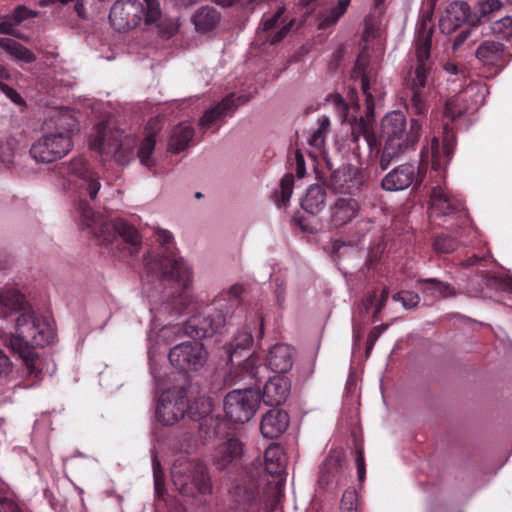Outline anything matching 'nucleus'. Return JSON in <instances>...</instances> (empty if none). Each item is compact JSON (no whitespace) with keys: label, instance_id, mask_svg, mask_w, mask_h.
<instances>
[{"label":"nucleus","instance_id":"obj_15","mask_svg":"<svg viewBox=\"0 0 512 512\" xmlns=\"http://www.w3.org/2000/svg\"><path fill=\"white\" fill-rule=\"evenodd\" d=\"M293 24L294 18L286 13V7L279 6L275 12L263 15L262 31L257 32L256 41L276 44L286 37Z\"/></svg>","mask_w":512,"mask_h":512},{"label":"nucleus","instance_id":"obj_14","mask_svg":"<svg viewBox=\"0 0 512 512\" xmlns=\"http://www.w3.org/2000/svg\"><path fill=\"white\" fill-rule=\"evenodd\" d=\"M430 209L437 217H455L461 224L468 221V212L462 200L437 184L431 188Z\"/></svg>","mask_w":512,"mask_h":512},{"label":"nucleus","instance_id":"obj_28","mask_svg":"<svg viewBox=\"0 0 512 512\" xmlns=\"http://www.w3.org/2000/svg\"><path fill=\"white\" fill-rule=\"evenodd\" d=\"M359 203L353 198H339L330 208V222L339 227L351 221L358 214Z\"/></svg>","mask_w":512,"mask_h":512},{"label":"nucleus","instance_id":"obj_31","mask_svg":"<svg viewBox=\"0 0 512 512\" xmlns=\"http://www.w3.org/2000/svg\"><path fill=\"white\" fill-rule=\"evenodd\" d=\"M23 295L16 288L0 291V318H6L22 309Z\"/></svg>","mask_w":512,"mask_h":512},{"label":"nucleus","instance_id":"obj_63","mask_svg":"<svg viewBox=\"0 0 512 512\" xmlns=\"http://www.w3.org/2000/svg\"><path fill=\"white\" fill-rule=\"evenodd\" d=\"M0 503L5 507L8 512H22L19 506L12 500L0 496Z\"/></svg>","mask_w":512,"mask_h":512},{"label":"nucleus","instance_id":"obj_60","mask_svg":"<svg viewBox=\"0 0 512 512\" xmlns=\"http://www.w3.org/2000/svg\"><path fill=\"white\" fill-rule=\"evenodd\" d=\"M388 295H389L388 289L387 288H383L382 292H381L380 299L375 304V310H374V313H373V318L374 319L377 318L378 314L382 311V309L386 305V302L388 300Z\"/></svg>","mask_w":512,"mask_h":512},{"label":"nucleus","instance_id":"obj_27","mask_svg":"<svg viewBox=\"0 0 512 512\" xmlns=\"http://www.w3.org/2000/svg\"><path fill=\"white\" fill-rule=\"evenodd\" d=\"M290 392V382L284 376L271 377L264 385L262 400L267 406L285 402Z\"/></svg>","mask_w":512,"mask_h":512},{"label":"nucleus","instance_id":"obj_58","mask_svg":"<svg viewBox=\"0 0 512 512\" xmlns=\"http://www.w3.org/2000/svg\"><path fill=\"white\" fill-rule=\"evenodd\" d=\"M0 91L3 92L12 102H14L17 105H22L24 103L23 98L16 90L4 84L1 81Z\"/></svg>","mask_w":512,"mask_h":512},{"label":"nucleus","instance_id":"obj_11","mask_svg":"<svg viewBox=\"0 0 512 512\" xmlns=\"http://www.w3.org/2000/svg\"><path fill=\"white\" fill-rule=\"evenodd\" d=\"M260 403V393L254 388L235 389L224 398V411L233 422H248L256 413Z\"/></svg>","mask_w":512,"mask_h":512},{"label":"nucleus","instance_id":"obj_56","mask_svg":"<svg viewBox=\"0 0 512 512\" xmlns=\"http://www.w3.org/2000/svg\"><path fill=\"white\" fill-rule=\"evenodd\" d=\"M356 469L358 480L363 482L366 476V465L362 446H357L356 448Z\"/></svg>","mask_w":512,"mask_h":512},{"label":"nucleus","instance_id":"obj_64","mask_svg":"<svg viewBox=\"0 0 512 512\" xmlns=\"http://www.w3.org/2000/svg\"><path fill=\"white\" fill-rule=\"evenodd\" d=\"M0 33L16 36L14 24L10 21H3L0 23Z\"/></svg>","mask_w":512,"mask_h":512},{"label":"nucleus","instance_id":"obj_38","mask_svg":"<svg viewBox=\"0 0 512 512\" xmlns=\"http://www.w3.org/2000/svg\"><path fill=\"white\" fill-rule=\"evenodd\" d=\"M323 105L325 109L334 114L341 123L347 120L349 106L340 94L335 93L328 95Z\"/></svg>","mask_w":512,"mask_h":512},{"label":"nucleus","instance_id":"obj_30","mask_svg":"<svg viewBox=\"0 0 512 512\" xmlns=\"http://www.w3.org/2000/svg\"><path fill=\"white\" fill-rule=\"evenodd\" d=\"M351 139L356 144L354 149L359 148V140L363 137L364 141L373 149L377 145V138L373 132L372 124L369 120L360 117L359 119L353 118L350 121Z\"/></svg>","mask_w":512,"mask_h":512},{"label":"nucleus","instance_id":"obj_3","mask_svg":"<svg viewBox=\"0 0 512 512\" xmlns=\"http://www.w3.org/2000/svg\"><path fill=\"white\" fill-rule=\"evenodd\" d=\"M154 236L165 252L162 255H149L145 259L147 276L174 283L178 295L173 301L184 306L191 298L192 269L182 257L174 253V238L170 231L157 227Z\"/></svg>","mask_w":512,"mask_h":512},{"label":"nucleus","instance_id":"obj_39","mask_svg":"<svg viewBox=\"0 0 512 512\" xmlns=\"http://www.w3.org/2000/svg\"><path fill=\"white\" fill-rule=\"evenodd\" d=\"M294 177L292 174H286L280 181L279 189L275 190L273 199L275 204L280 207L288 205L293 193Z\"/></svg>","mask_w":512,"mask_h":512},{"label":"nucleus","instance_id":"obj_57","mask_svg":"<svg viewBox=\"0 0 512 512\" xmlns=\"http://www.w3.org/2000/svg\"><path fill=\"white\" fill-rule=\"evenodd\" d=\"M344 52H345V47L343 45H340L333 52L332 58L329 61L328 67H327L329 72L333 73V72H335L338 69V67H339V65H340V63H341V61L343 59Z\"/></svg>","mask_w":512,"mask_h":512},{"label":"nucleus","instance_id":"obj_13","mask_svg":"<svg viewBox=\"0 0 512 512\" xmlns=\"http://www.w3.org/2000/svg\"><path fill=\"white\" fill-rule=\"evenodd\" d=\"M226 298H218L214 301L213 307H207L203 315H194L190 317L183 325L184 333L194 338H206L213 336L221 327L225 325L227 312L219 311L216 315L212 314L214 309H220L224 306L223 301Z\"/></svg>","mask_w":512,"mask_h":512},{"label":"nucleus","instance_id":"obj_8","mask_svg":"<svg viewBox=\"0 0 512 512\" xmlns=\"http://www.w3.org/2000/svg\"><path fill=\"white\" fill-rule=\"evenodd\" d=\"M160 5L157 0H117L111 7L109 21L118 31L135 28L142 19L146 24L160 17Z\"/></svg>","mask_w":512,"mask_h":512},{"label":"nucleus","instance_id":"obj_53","mask_svg":"<svg viewBox=\"0 0 512 512\" xmlns=\"http://www.w3.org/2000/svg\"><path fill=\"white\" fill-rule=\"evenodd\" d=\"M503 4L500 0H486L479 4L480 17H485L491 13L499 11Z\"/></svg>","mask_w":512,"mask_h":512},{"label":"nucleus","instance_id":"obj_35","mask_svg":"<svg viewBox=\"0 0 512 512\" xmlns=\"http://www.w3.org/2000/svg\"><path fill=\"white\" fill-rule=\"evenodd\" d=\"M0 48L18 62L32 63L36 60V55L31 50L11 38L1 37Z\"/></svg>","mask_w":512,"mask_h":512},{"label":"nucleus","instance_id":"obj_33","mask_svg":"<svg viewBox=\"0 0 512 512\" xmlns=\"http://www.w3.org/2000/svg\"><path fill=\"white\" fill-rule=\"evenodd\" d=\"M350 0H330L322 4V30L336 25L338 20L345 14Z\"/></svg>","mask_w":512,"mask_h":512},{"label":"nucleus","instance_id":"obj_12","mask_svg":"<svg viewBox=\"0 0 512 512\" xmlns=\"http://www.w3.org/2000/svg\"><path fill=\"white\" fill-rule=\"evenodd\" d=\"M156 418L164 425H174L183 418L187 409V392L183 387L163 389L158 384Z\"/></svg>","mask_w":512,"mask_h":512},{"label":"nucleus","instance_id":"obj_32","mask_svg":"<svg viewBox=\"0 0 512 512\" xmlns=\"http://www.w3.org/2000/svg\"><path fill=\"white\" fill-rule=\"evenodd\" d=\"M453 143L447 138H444L443 145L440 146L439 140L434 137L431 141V165L434 170H440L446 166L453 154Z\"/></svg>","mask_w":512,"mask_h":512},{"label":"nucleus","instance_id":"obj_34","mask_svg":"<svg viewBox=\"0 0 512 512\" xmlns=\"http://www.w3.org/2000/svg\"><path fill=\"white\" fill-rule=\"evenodd\" d=\"M193 135L194 130L190 124L181 123L177 125L172 130L168 143V150L172 153H179L188 146Z\"/></svg>","mask_w":512,"mask_h":512},{"label":"nucleus","instance_id":"obj_23","mask_svg":"<svg viewBox=\"0 0 512 512\" xmlns=\"http://www.w3.org/2000/svg\"><path fill=\"white\" fill-rule=\"evenodd\" d=\"M475 57L483 65L503 67L509 60V53L504 44L494 40H485L476 49Z\"/></svg>","mask_w":512,"mask_h":512},{"label":"nucleus","instance_id":"obj_21","mask_svg":"<svg viewBox=\"0 0 512 512\" xmlns=\"http://www.w3.org/2000/svg\"><path fill=\"white\" fill-rule=\"evenodd\" d=\"M302 209L311 217L299 219V225L304 232L314 233L320 224V184L314 183L308 187L301 200Z\"/></svg>","mask_w":512,"mask_h":512},{"label":"nucleus","instance_id":"obj_52","mask_svg":"<svg viewBox=\"0 0 512 512\" xmlns=\"http://www.w3.org/2000/svg\"><path fill=\"white\" fill-rule=\"evenodd\" d=\"M388 328V324H381L371 329L367 336L366 356L368 357L380 335Z\"/></svg>","mask_w":512,"mask_h":512},{"label":"nucleus","instance_id":"obj_24","mask_svg":"<svg viewBox=\"0 0 512 512\" xmlns=\"http://www.w3.org/2000/svg\"><path fill=\"white\" fill-rule=\"evenodd\" d=\"M243 444L235 437L228 438L217 446L213 462L217 469L223 470L236 463L243 455Z\"/></svg>","mask_w":512,"mask_h":512},{"label":"nucleus","instance_id":"obj_18","mask_svg":"<svg viewBox=\"0 0 512 512\" xmlns=\"http://www.w3.org/2000/svg\"><path fill=\"white\" fill-rule=\"evenodd\" d=\"M249 97L236 96L234 93L226 96L220 103L207 109L199 120V127L203 131L217 130L227 117H231L238 106L246 103Z\"/></svg>","mask_w":512,"mask_h":512},{"label":"nucleus","instance_id":"obj_22","mask_svg":"<svg viewBox=\"0 0 512 512\" xmlns=\"http://www.w3.org/2000/svg\"><path fill=\"white\" fill-rule=\"evenodd\" d=\"M420 183L419 168L412 164H402L390 171L381 182L387 191H400Z\"/></svg>","mask_w":512,"mask_h":512},{"label":"nucleus","instance_id":"obj_4","mask_svg":"<svg viewBox=\"0 0 512 512\" xmlns=\"http://www.w3.org/2000/svg\"><path fill=\"white\" fill-rule=\"evenodd\" d=\"M433 25L428 16L422 18L417 25L414 39L415 55L411 59L407 74V85L412 90L411 104L416 114L427 111V105L421 91L432 81L433 61L431 59Z\"/></svg>","mask_w":512,"mask_h":512},{"label":"nucleus","instance_id":"obj_25","mask_svg":"<svg viewBox=\"0 0 512 512\" xmlns=\"http://www.w3.org/2000/svg\"><path fill=\"white\" fill-rule=\"evenodd\" d=\"M288 426V413L281 409H271L263 415L260 431L265 438L274 439L282 435Z\"/></svg>","mask_w":512,"mask_h":512},{"label":"nucleus","instance_id":"obj_10","mask_svg":"<svg viewBox=\"0 0 512 512\" xmlns=\"http://www.w3.org/2000/svg\"><path fill=\"white\" fill-rule=\"evenodd\" d=\"M73 121L65 122L61 131L46 133L30 148V155L37 163H51L66 156L73 148Z\"/></svg>","mask_w":512,"mask_h":512},{"label":"nucleus","instance_id":"obj_26","mask_svg":"<svg viewBox=\"0 0 512 512\" xmlns=\"http://www.w3.org/2000/svg\"><path fill=\"white\" fill-rule=\"evenodd\" d=\"M293 348L285 343L273 345L266 356V363L276 373H286L293 366Z\"/></svg>","mask_w":512,"mask_h":512},{"label":"nucleus","instance_id":"obj_36","mask_svg":"<svg viewBox=\"0 0 512 512\" xmlns=\"http://www.w3.org/2000/svg\"><path fill=\"white\" fill-rule=\"evenodd\" d=\"M219 20V13L209 6L199 8L192 17L196 30L202 33L212 30Z\"/></svg>","mask_w":512,"mask_h":512},{"label":"nucleus","instance_id":"obj_43","mask_svg":"<svg viewBox=\"0 0 512 512\" xmlns=\"http://www.w3.org/2000/svg\"><path fill=\"white\" fill-rule=\"evenodd\" d=\"M340 512H359L358 494L355 488L348 487L340 501Z\"/></svg>","mask_w":512,"mask_h":512},{"label":"nucleus","instance_id":"obj_47","mask_svg":"<svg viewBox=\"0 0 512 512\" xmlns=\"http://www.w3.org/2000/svg\"><path fill=\"white\" fill-rule=\"evenodd\" d=\"M393 300L401 302L405 309H413L420 302V296L413 291H401L393 295Z\"/></svg>","mask_w":512,"mask_h":512},{"label":"nucleus","instance_id":"obj_44","mask_svg":"<svg viewBox=\"0 0 512 512\" xmlns=\"http://www.w3.org/2000/svg\"><path fill=\"white\" fill-rule=\"evenodd\" d=\"M490 28L495 36L508 40L512 36V18L510 16H504L494 21Z\"/></svg>","mask_w":512,"mask_h":512},{"label":"nucleus","instance_id":"obj_17","mask_svg":"<svg viewBox=\"0 0 512 512\" xmlns=\"http://www.w3.org/2000/svg\"><path fill=\"white\" fill-rule=\"evenodd\" d=\"M378 70L376 66L368 61L365 50L358 56L351 76L354 81H359L361 90L365 95L368 113H372L374 109V97L378 92L377 82Z\"/></svg>","mask_w":512,"mask_h":512},{"label":"nucleus","instance_id":"obj_48","mask_svg":"<svg viewBox=\"0 0 512 512\" xmlns=\"http://www.w3.org/2000/svg\"><path fill=\"white\" fill-rule=\"evenodd\" d=\"M466 293L471 297H485L486 287L480 280V274L471 277L466 286Z\"/></svg>","mask_w":512,"mask_h":512},{"label":"nucleus","instance_id":"obj_1","mask_svg":"<svg viewBox=\"0 0 512 512\" xmlns=\"http://www.w3.org/2000/svg\"><path fill=\"white\" fill-rule=\"evenodd\" d=\"M285 467L283 448L270 444L264 454V473L257 479H245L230 490L234 512H279Z\"/></svg>","mask_w":512,"mask_h":512},{"label":"nucleus","instance_id":"obj_46","mask_svg":"<svg viewBox=\"0 0 512 512\" xmlns=\"http://www.w3.org/2000/svg\"><path fill=\"white\" fill-rule=\"evenodd\" d=\"M450 18L454 17L457 24L465 22L469 18L470 7L466 2L457 1L450 5L449 9Z\"/></svg>","mask_w":512,"mask_h":512},{"label":"nucleus","instance_id":"obj_9","mask_svg":"<svg viewBox=\"0 0 512 512\" xmlns=\"http://www.w3.org/2000/svg\"><path fill=\"white\" fill-rule=\"evenodd\" d=\"M171 477L174 486L183 495H205L211 492L210 478L205 465L201 462L190 461L182 456L173 463Z\"/></svg>","mask_w":512,"mask_h":512},{"label":"nucleus","instance_id":"obj_2","mask_svg":"<svg viewBox=\"0 0 512 512\" xmlns=\"http://www.w3.org/2000/svg\"><path fill=\"white\" fill-rule=\"evenodd\" d=\"M53 339L54 330L49 321L34 312L21 313L16 319L14 332L0 334V341L23 360L27 374L36 378L42 371L35 347L49 345Z\"/></svg>","mask_w":512,"mask_h":512},{"label":"nucleus","instance_id":"obj_29","mask_svg":"<svg viewBox=\"0 0 512 512\" xmlns=\"http://www.w3.org/2000/svg\"><path fill=\"white\" fill-rule=\"evenodd\" d=\"M417 286L425 297H432L434 299L451 298L459 295L454 286L437 278L418 279Z\"/></svg>","mask_w":512,"mask_h":512},{"label":"nucleus","instance_id":"obj_50","mask_svg":"<svg viewBox=\"0 0 512 512\" xmlns=\"http://www.w3.org/2000/svg\"><path fill=\"white\" fill-rule=\"evenodd\" d=\"M17 148V141L14 138H9L5 143H0V161L9 164Z\"/></svg>","mask_w":512,"mask_h":512},{"label":"nucleus","instance_id":"obj_62","mask_svg":"<svg viewBox=\"0 0 512 512\" xmlns=\"http://www.w3.org/2000/svg\"><path fill=\"white\" fill-rule=\"evenodd\" d=\"M12 363L5 353L0 350V374H7L11 371Z\"/></svg>","mask_w":512,"mask_h":512},{"label":"nucleus","instance_id":"obj_6","mask_svg":"<svg viewBox=\"0 0 512 512\" xmlns=\"http://www.w3.org/2000/svg\"><path fill=\"white\" fill-rule=\"evenodd\" d=\"M81 229H89L101 244H112L119 236L129 244L133 250L141 244V237L134 226L123 219L104 220L99 215H95L87 203L79 204Z\"/></svg>","mask_w":512,"mask_h":512},{"label":"nucleus","instance_id":"obj_42","mask_svg":"<svg viewBox=\"0 0 512 512\" xmlns=\"http://www.w3.org/2000/svg\"><path fill=\"white\" fill-rule=\"evenodd\" d=\"M381 15L382 14L372 12L365 17L364 31L362 34L363 41L368 42L371 38L378 36Z\"/></svg>","mask_w":512,"mask_h":512},{"label":"nucleus","instance_id":"obj_45","mask_svg":"<svg viewBox=\"0 0 512 512\" xmlns=\"http://www.w3.org/2000/svg\"><path fill=\"white\" fill-rule=\"evenodd\" d=\"M458 247V242L455 238L441 235L435 238L433 248L439 254H446L455 251Z\"/></svg>","mask_w":512,"mask_h":512},{"label":"nucleus","instance_id":"obj_5","mask_svg":"<svg viewBox=\"0 0 512 512\" xmlns=\"http://www.w3.org/2000/svg\"><path fill=\"white\" fill-rule=\"evenodd\" d=\"M381 126L384 147L379 164L384 171L406 150L415 146L420 138L422 125L419 120L411 119L408 127L405 115L400 111H393L383 118Z\"/></svg>","mask_w":512,"mask_h":512},{"label":"nucleus","instance_id":"obj_40","mask_svg":"<svg viewBox=\"0 0 512 512\" xmlns=\"http://www.w3.org/2000/svg\"><path fill=\"white\" fill-rule=\"evenodd\" d=\"M252 343L253 337L249 331L243 330L239 332L225 348L229 360L232 361L233 356L238 352V350L249 349Z\"/></svg>","mask_w":512,"mask_h":512},{"label":"nucleus","instance_id":"obj_51","mask_svg":"<svg viewBox=\"0 0 512 512\" xmlns=\"http://www.w3.org/2000/svg\"><path fill=\"white\" fill-rule=\"evenodd\" d=\"M152 468H153L155 492L158 496H161L163 494V490H164V480H163V474H162V471L160 468V462L158 461L156 455H154L152 458Z\"/></svg>","mask_w":512,"mask_h":512},{"label":"nucleus","instance_id":"obj_20","mask_svg":"<svg viewBox=\"0 0 512 512\" xmlns=\"http://www.w3.org/2000/svg\"><path fill=\"white\" fill-rule=\"evenodd\" d=\"M67 173L79 181L80 189L85 191L91 199L96 198L101 188L100 178L90 168L88 161L84 157L78 156L73 158L67 166Z\"/></svg>","mask_w":512,"mask_h":512},{"label":"nucleus","instance_id":"obj_55","mask_svg":"<svg viewBox=\"0 0 512 512\" xmlns=\"http://www.w3.org/2000/svg\"><path fill=\"white\" fill-rule=\"evenodd\" d=\"M480 280L486 287V293L488 291H498L500 285V277L489 274L487 272L480 273Z\"/></svg>","mask_w":512,"mask_h":512},{"label":"nucleus","instance_id":"obj_7","mask_svg":"<svg viewBox=\"0 0 512 512\" xmlns=\"http://www.w3.org/2000/svg\"><path fill=\"white\" fill-rule=\"evenodd\" d=\"M137 139L119 130H112L106 123H99L90 137L89 148L97 152L103 161L114 159L125 165L134 157Z\"/></svg>","mask_w":512,"mask_h":512},{"label":"nucleus","instance_id":"obj_54","mask_svg":"<svg viewBox=\"0 0 512 512\" xmlns=\"http://www.w3.org/2000/svg\"><path fill=\"white\" fill-rule=\"evenodd\" d=\"M243 292V287L239 284H234L232 285L229 290L225 293L226 296L228 297V301H229V308L225 311L228 313L230 312V310L237 306L238 303H239V298L241 296Z\"/></svg>","mask_w":512,"mask_h":512},{"label":"nucleus","instance_id":"obj_49","mask_svg":"<svg viewBox=\"0 0 512 512\" xmlns=\"http://www.w3.org/2000/svg\"><path fill=\"white\" fill-rule=\"evenodd\" d=\"M464 112V107L460 105V97H457L447 100L443 114L446 118L453 121L457 117L461 116Z\"/></svg>","mask_w":512,"mask_h":512},{"label":"nucleus","instance_id":"obj_41","mask_svg":"<svg viewBox=\"0 0 512 512\" xmlns=\"http://www.w3.org/2000/svg\"><path fill=\"white\" fill-rule=\"evenodd\" d=\"M156 144L155 133H148L140 144L138 156L141 163L146 167H152L154 160L151 157Z\"/></svg>","mask_w":512,"mask_h":512},{"label":"nucleus","instance_id":"obj_37","mask_svg":"<svg viewBox=\"0 0 512 512\" xmlns=\"http://www.w3.org/2000/svg\"><path fill=\"white\" fill-rule=\"evenodd\" d=\"M186 411L189 416L195 421H202L200 427L212 421V401L209 397H198L191 405L187 406Z\"/></svg>","mask_w":512,"mask_h":512},{"label":"nucleus","instance_id":"obj_59","mask_svg":"<svg viewBox=\"0 0 512 512\" xmlns=\"http://www.w3.org/2000/svg\"><path fill=\"white\" fill-rule=\"evenodd\" d=\"M177 331L178 329L176 326L163 327L157 335L156 343L160 341L164 342L165 344L170 343L172 341V335H175Z\"/></svg>","mask_w":512,"mask_h":512},{"label":"nucleus","instance_id":"obj_61","mask_svg":"<svg viewBox=\"0 0 512 512\" xmlns=\"http://www.w3.org/2000/svg\"><path fill=\"white\" fill-rule=\"evenodd\" d=\"M296 160V175L298 178H303L305 176V160L303 155L296 151L295 153Z\"/></svg>","mask_w":512,"mask_h":512},{"label":"nucleus","instance_id":"obj_16","mask_svg":"<svg viewBox=\"0 0 512 512\" xmlns=\"http://www.w3.org/2000/svg\"><path fill=\"white\" fill-rule=\"evenodd\" d=\"M208 353L198 341H186L174 346L169 352L171 364L183 371H197L204 366Z\"/></svg>","mask_w":512,"mask_h":512},{"label":"nucleus","instance_id":"obj_19","mask_svg":"<svg viewBox=\"0 0 512 512\" xmlns=\"http://www.w3.org/2000/svg\"><path fill=\"white\" fill-rule=\"evenodd\" d=\"M327 167L332 170L330 178L331 188L339 193L353 194L361 189L365 183V175L361 168L352 164H342L333 169L329 159H325Z\"/></svg>","mask_w":512,"mask_h":512}]
</instances>
